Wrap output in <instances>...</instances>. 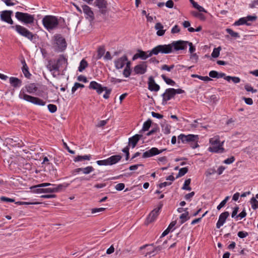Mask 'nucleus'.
Segmentation results:
<instances>
[{"instance_id":"f257e3e1","label":"nucleus","mask_w":258,"mask_h":258,"mask_svg":"<svg viewBox=\"0 0 258 258\" xmlns=\"http://www.w3.org/2000/svg\"><path fill=\"white\" fill-rule=\"evenodd\" d=\"M68 64L67 59L63 55H60L57 60L50 59L48 61L46 67L51 72L53 71H59V68L62 65Z\"/></svg>"},{"instance_id":"f03ea898","label":"nucleus","mask_w":258,"mask_h":258,"mask_svg":"<svg viewBox=\"0 0 258 258\" xmlns=\"http://www.w3.org/2000/svg\"><path fill=\"white\" fill-rule=\"evenodd\" d=\"M209 143L211 146L208 148L209 151L216 153H223L225 152V149L223 147L224 141L220 142L219 136H216L210 138Z\"/></svg>"},{"instance_id":"7ed1b4c3","label":"nucleus","mask_w":258,"mask_h":258,"mask_svg":"<svg viewBox=\"0 0 258 258\" xmlns=\"http://www.w3.org/2000/svg\"><path fill=\"white\" fill-rule=\"evenodd\" d=\"M44 27L48 31L54 30L57 28L59 22L58 18L54 16H45L42 20Z\"/></svg>"},{"instance_id":"20e7f679","label":"nucleus","mask_w":258,"mask_h":258,"mask_svg":"<svg viewBox=\"0 0 258 258\" xmlns=\"http://www.w3.org/2000/svg\"><path fill=\"white\" fill-rule=\"evenodd\" d=\"M19 97L21 99H23L35 105L44 106L46 104L45 101L38 97H33L24 93L23 90L20 92Z\"/></svg>"},{"instance_id":"39448f33","label":"nucleus","mask_w":258,"mask_h":258,"mask_svg":"<svg viewBox=\"0 0 258 258\" xmlns=\"http://www.w3.org/2000/svg\"><path fill=\"white\" fill-rule=\"evenodd\" d=\"M54 40L55 51L62 52L67 47V42L65 39L60 34H55L53 36Z\"/></svg>"},{"instance_id":"423d86ee","label":"nucleus","mask_w":258,"mask_h":258,"mask_svg":"<svg viewBox=\"0 0 258 258\" xmlns=\"http://www.w3.org/2000/svg\"><path fill=\"white\" fill-rule=\"evenodd\" d=\"M172 52L171 44L158 45L151 50V54L158 55L159 53L168 54Z\"/></svg>"},{"instance_id":"0eeeda50","label":"nucleus","mask_w":258,"mask_h":258,"mask_svg":"<svg viewBox=\"0 0 258 258\" xmlns=\"http://www.w3.org/2000/svg\"><path fill=\"white\" fill-rule=\"evenodd\" d=\"M15 17L19 21L25 24H32L34 21V15L28 13L17 12L15 13Z\"/></svg>"},{"instance_id":"6e6552de","label":"nucleus","mask_w":258,"mask_h":258,"mask_svg":"<svg viewBox=\"0 0 258 258\" xmlns=\"http://www.w3.org/2000/svg\"><path fill=\"white\" fill-rule=\"evenodd\" d=\"M12 28H15V30L21 35L30 40H33L34 36V34L26 28L19 25H16L15 26H12Z\"/></svg>"},{"instance_id":"1a4fd4ad","label":"nucleus","mask_w":258,"mask_h":258,"mask_svg":"<svg viewBox=\"0 0 258 258\" xmlns=\"http://www.w3.org/2000/svg\"><path fill=\"white\" fill-rule=\"evenodd\" d=\"M257 19V17L255 15L254 16H247L245 17H242L239 19L237 21H235L233 24V26H237L240 25H245L246 26L251 25V23L249 22L255 21Z\"/></svg>"},{"instance_id":"9d476101","label":"nucleus","mask_w":258,"mask_h":258,"mask_svg":"<svg viewBox=\"0 0 258 258\" xmlns=\"http://www.w3.org/2000/svg\"><path fill=\"white\" fill-rule=\"evenodd\" d=\"M162 206L163 204L162 203H160L157 208L154 209L150 213L146 218L145 222L146 224L148 225L156 220L160 213V211L162 208Z\"/></svg>"},{"instance_id":"9b49d317","label":"nucleus","mask_w":258,"mask_h":258,"mask_svg":"<svg viewBox=\"0 0 258 258\" xmlns=\"http://www.w3.org/2000/svg\"><path fill=\"white\" fill-rule=\"evenodd\" d=\"M94 6L98 8L99 11L101 14L103 15L106 14L108 6L106 0H95Z\"/></svg>"},{"instance_id":"f8f14e48","label":"nucleus","mask_w":258,"mask_h":258,"mask_svg":"<svg viewBox=\"0 0 258 258\" xmlns=\"http://www.w3.org/2000/svg\"><path fill=\"white\" fill-rule=\"evenodd\" d=\"M161 96L162 97V104L165 105L167 104L168 101L173 98L175 96L173 88L166 89Z\"/></svg>"},{"instance_id":"ddd939ff","label":"nucleus","mask_w":258,"mask_h":258,"mask_svg":"<svg viewBox=\"0 0 258 258\" xmlns=\"http://www.w3.org/2000/svg\"><path fill=\"white\" fill-rule=\"evenodd\" d=\"M187 43L188 41L183 40L173 41L171 43L172 50L173 49L175 51L184 50L187 48Z\"/></svg>"},{"instance_id":"4468645a","label":"nucleus","mask_w":258,"mask_h":258,"mask_svg":"<svg viewBox=\"0 0 258 258\" xmlns=\"http://www.w3.org/2000/svg\"><path fill=\"white\" fill-rule=\"evenodd\" d=\"M155 249L156 248L153 243L147 244L140 247V249L143 251L142 253L145 254L146 256L151 254L154 255Z\"/></svg>"},{"instance_id":"2eb2a0df","label":"nucleus","mask_w":258,"mask_h":258,"mask_svg":"<svg viewBox=\"0 0 258 258\" xmlns=\"http://www.w3.org/2000/svg\"><path fill=\"white\" fill-rule=\"evenodd\" d=\"M165 150L166 149L159 150L157 148L153 147L150 150L144 152L142 157L144 158H150L161 153Z\"/></svg>"},{"instance_id":"dca6fc26","label":"nucleus","mask_w":258,"mask_h":258,"mask_svg":"<svg viewBox=\"0 0 258 258\" xmlns=\"http://www.w3.org/2000/svg\"><path fill=\"white\" fill-rule=\"evenodd\" d=\"M82 11L85 15V18L89 21L92 22L94 20V15L91 8L87 5L82 6Z\"/></svg>"},{"instance_id":"f3484780","label":"nucleus","mask_w":258,"mask_h":258,"mask_svg":"<svg viewBox=\"0 0 258 258\" xmlns=\"http://www.w3.org/2000/svg\"><path fill=\"white\" fill-rule=\"evenodd\" d=\"M89 88L96 90L98 94H101L106 89V87H102L100 84H99L96 81H91L89 86Z\"/></svg>"},{"instance_id":"a211bd4d","label":"nucleus","mask_w":258,"mask_h":258,"mask_svg":"<svg viewBox=\"0 0 258 258\" xmlns=\"http://www.w3.org/2000/svg\"><path fill=\"white\" fill-rule=\"evenodd\" d=\"M13 12L12 11H4L1 15V19L3 21L7 22L10 24H13L14 22L11 18V15Z\"/></svg>"},{"instance_id":"6ab92c4d","label":"nucleus","mask_w":258,"mask_h":258,"mask_svg":"<svg viewBox=\"0 0 258 258\" xmlns=\"http://www.w3.org/2000/svg\"><path fill=\"white\" fill-rule=\"evenodd\" d=\"M148 89L151 91L157 92L160 90V86L156 83L153 77L150 76L148 81Z\"/></svg>"},{"instance_id":"aec40b11","label":"nucleus","mask_w":258,"mask_h":258,"mask_svg":"<svg viewBox=\"0 0 258 258\" xmlns=\"http://www.w3.org/2000/svg\"><path fill=\"white\" fill-rule=\"evenodd\" d=\"M127 60V56L124 55L118 58L114 61L115 67L116 69L119 70L123 68L125 66V61Z\"/></svg>"},{"instance_id":"412c9836","label":"nucleus","mask_w":258,"mask_h":258,"mask_svg":"<svg viewBox=\"0 0 258 258\" xmlns=\"http://www.w3.org/2000/svg\"><path fill=\"white\" fill-rule=\"evenodd\" d=\"M147 66L146 62H142L141 63L136 66L134 67V71L136 74L142 75L147 71Z\"/></svg>"},{"instance_id":"4be33fe9","label":"nucleus","mask_w":258,"mask_h":258,"mask_svg":"<svg viewBox=\"0 0 258 258\" xmlns=\"http://www.w3.org/2000/svg\"><path fill=\"white\" fill-rule=\"evenodd\" d=\"M38 89V87L37 85L35 83H30L28 84L25 86V87L23 88L20 91H22L23 90L24 93H26V92L30 94H34L35 93Z\"/></svg>"},{"instance_id":"5701e85b","label":"nucleus","mask_w":258,"mask_h":258,"mask_svg":"<svg viewBox=\"0 0 258 258\" xmlns=\"http://www.w3.org/2000/svg\"><path fill=\"white\" fill-rule=\"evenodd\" d=\"M7 143L13 147H22L23 143L17 137L7 139Z\"/></svg>"},{"instance_id":"b1692460","label":"nucleus","mask_w":258,"mask_h":258,"mask_svg":"<svg viewBox=\"0 0 258 258\" xmlns=\"http://www.w3.org/2000/svg\"><path fill=\"white\" fill-rule=\"evenodd\" d=\"M141 137V135L136 134L130 138L128 139V146H129V147L131 146L132 148H134L136 146L139 141L140 140Z\"/></svg>"},{"instance_id":"393cba45","label":"nucleus","mask_w":258,"mask_h":258,"mask_svg":"<svg viewBox=\"0 0 258 258\" xmlns=\"http://www.w3.org/2000/svg\"><path fill=\"white\" fill-rule=\"evenodd\" d=\"M199 140L198 135H195L189 134L187 135V143L194 142L195 146L192 147L193 148H196L199 147V145L197 143L198 140Z\"/></svg>"},{"instance_id":"a878e982","label":"nucleus","mask_w":258,"mask_h":258,"mask_svg":"<svg viewBox=\"0 0 258 258\" xmlns=\"http://www.w3.org/2000/svg\"><path fill=\"white\" fill-rule=\"evenodd\" d=\"M53 187H48L44 188V193H53L60 191L62 187V185L59 184L58 185L52 186Z\"/></svg>"},{"instance_id":"bb28decb","label":"nucleus","mask_w":258,"mask_h":258,"mask_svg":"<svg viewBox=\"0 0 258 258\" xmlns=\"http://www.w3.org/2000/svg\"><path fill=\"white\" fill-rule=\"evenodd\" d=\"M10 83L14 88H18L22 85V81L18 78L12 77L10 78Z\"/></svg>"},{"instance_id":"cd10ccee","label":"nucleus","mask_w":258,"mask_h":258,"mask_svg":"<svg viewBox=\"0 0 258 258\" xmlns=\"http://www.w3.org/2000/svg\"><path fill=\"white\" fill-rule=\"evenodd\" d=\"M138 52L139 54V58L143 60H145L147 58L151 57L153 55V54H151V50H149L145 52L142 50H138Z\"/></svg>"},{"instance_id":"c85d7f7f","label":"nucleus","mask_w":258,"mask_h":258,"mask_svg":"<svg viewBox=\"0 0 258 258\" xmlns=\"http://www.w3.org/2000/svg\"><path fill=\"white\" fill-rule=\"evenodd\" d=\"M121 158V156L119 155L111 156V157L108 158L109 165L116 164V163L118 162Z\"/></svg>"},{"instance_id":"c756f323","label":"nucleus","mask_w":258,"mask_h":258,"mask_svg":"<svg viewBox=\"0 0 258 258\" xmlns=\"http://www.w3.org/2000/svg\"><path fill=\"white\" fill-rule=\"evenodd\" d=\"M88 66L87 61L83 59L80 62V64L78 68V71L80 72H83Z\"/></svg>"},{"instance_id":"7c9ffc66","label":"nucleus","mask_w":258,"mask_h":258,"mask_svg":"<svg viewBox=\"0 0 258 258\" xmlns=\"http://www.w3.org/2000/svg\"><path fill=\"white\" fill-rule=\"evenodd\" d=\"M91 157V156L90 155H86L84 156L78 155L75 158L74 161L79 162L82 161L83 160H90Z\"/></svg>"},{"instance_id":"2f4dec72","label":"nucleus","mask_w":258,"mask_h":258,"mask_svg":"<svg viewBox=\"0 0 258 258\" xmlns=\"http://www.w3.org/2000/svg\"><path fill=\"white\" fill-rule=\"evenodd\" d=\"M226 31L233 38H238L240 37V35L238 33L234 32L230 28H227Z\"/></svg>"},{"instance_id":"473e14b6","label":"nucleus","mask_w":258,"mask_h":258,"mask_svg":"<svg viewBox=\"0 0 258 258\" xmlns=\"http://www.w3.org/2000/svg\"><path fill=\"white\" fill-rule=\"evenodd\" d=\"M161 78L165 82V83L171 86H174L175 85V82L172 80V79L168 78L165 75H162Z\"/></svg>"},{"instance_id":"72a5a7b5","label":"nucleus","mask_w":258,"mask_h":258,"mask_svg":"<svg viewBox=\"0 0 258 258\" xmlns=\"http://www.w3.org/2000/svg\"><path fill=\"white\" fill-rule=\"evenodd\" d=\"M191 77L194 78H197L200 79L201 80H202V81H204L205 82H208V81L212 80V79L208 76H200V75H198L197 74H192L191 75Z\"/></svg>"},{"instance_id":"f704fd0d","label":"nucleus","mask_w":258,"mask_h":258,"mask_svg":"<svg viewBox=\"0 0 258 258\" xmlns=\"http://www.w3.org/2000/svg\"><path fill=\"white\" fill-rule=\"evenodd\" d=\"M179 218L181 220V224H183L189 219V217L188 216V212L186 211L184 213L182 214L180 216Z\"/></svg>"},{"instance_id":"c9c22d12","label":"nucleus","mask_w":258,"mask_h":258,"mask_svg":"<svg viewBox=\"0 0 258 258\" xmlns=\"http://www.w3.org/2000/svg\"><path fill=\"white\" fill-rule=\"evenodd\" d=\"M190 181L191 179L190 178L186 179L184 181L183 186L182 187V189L183 190H186L189 191L191 190V188L189 186Z\"/></svg>"},{"instance_id":"e433bc0d","label":"nucleus","mask_w":258,"mask_h":258,"mask_svg":"<svg viewBox=\"0 0 258 258\" xmlns=\"http://www.w3.org/2000/svg\"><path fill=\"white\" fill-rule=\"evenodd\" d=\"M152 123V121L151 119H148L146 121H145L143 125L142 131H148L149 128L151 126V124Z\"/></svg>"},{"instance_id":"4c0bfd02","label":"nucleus","mask_w":258,"mask_h":258,"mask_svg":"<svg viewBox=\"0 0 258 258\" xmlns=\"http://www.w3.org/2000/svg\"><path fill=\"white\" fill-rule=\"evenodd\" d=\"M188 172V168L187 167H183L181 168L179 170V172L178 174L177 175L176 178H178L184 175H185Z\"/></svg>"},{"instance_id":"58836bf2","label":"nucleus","mask_w":258,"mask_h":258,"mask_svg":"<svg viewBox=\"0 0 258 258\" xmlns=\"http://www.w3.org/2000/svg\"><path fill=\"white\" fill-rule=\"evenodd\" d=\"M221 50V47L220 46L218 47L217 48H215L213 52L211 54V56L213 58H217L219 56L220 51Z\"/></svg>"},{"instance_id":"ea45409f","label":"nucleus","mask_w":258,"mask_h":258,"mask_svg":"<svg viewBox=\"0 0 258 258\" xmlns=\"http://www.w3.org/2000/svg\"><path fill=\"white\" fill-rule=\"evenodd\" d=\"M23 73L25 77L27 78H29L31 76V74L30 73L29 71V68L27 66H26L22 68Z\"/></svg>"},{"instance_id":"a19ab883","label":"nucleus","mask_w":258,"mask_h":258,"mask_svg":"<svg viewBox=\"0 0 258 258\" xmlns=\"http://www.w3.org/2000/svg\"><path fill=\"white\" fill-rule=\"evenodd\" d=\"M84 87V85L76 82L75 83L74 86L72 88V93L74 94L75 91L79 88H83Z\"/></svg>"},{"instance_id":"79ce46f5","label":"nucleus","mask_w":258,"mask_h":258,"mask_svg":"<svg viewBox=\"0 0 258 258\" xmlns=\"http://www.w3.org/2000/svg\"><path fill=\"white\" fill-rule=\"evenodd\" d=\"M105 53V49L103 47H99L97 50V59H100Z\"/></svg>"},{"instance_id":"37998d69","label":"nucleus","mask_w":258,"mask_h":258,"mask_svg":"<svg viewBox=\"0 0 258 258\" xmlns=\"http://www.w3.org/2000/svg\"><path fill=\"white\" fill-rule=\"evenodd\" d=\"M250 203L252 209L256 210L258 208V201H257L254 197H252L251 199Z\"/></svg>"},{"instance_id":"c03bdc74","label":"nucleus","mask_w":258,"mask_h":258,"mask_svg":"<svg viewBox=\"0 0 258 258\" xmlns=\"http://www.w3.org/2000/svg\"><path fill=\"white\" fill-rule=\"evenodd\" d=\"M94 170V168L91 166H89L85 168H83V173L85 174H88Z\"/></svg>"},{"instance_id":"a18cd8bd","label":"nucleus","mask_w":258,"mask_h":258,"mask_svg":"<svg viewBox=\"0 0 258 258\" xmlns=\"http://www.w3.org/2000/svg\"><path fill=\"white\" fill-rule=\"evenodd\" d=\"M47 108L51 113H54L57 110V106L54 104H49L47 105Z\"/></svg>"},{"instance_id":"49530a36","label":"nucleus","mask_w":258,"mask_h":258,"mask_svg":"<svg viewBox=\"0 0 258 258\" xmlns=\"http://www.w3.org/2000/svg\"><path fill=\"white\" fill-rule=\"evenodd\" d=\"M178 140L183 144L187 143V135L181 134L178 136Z\"/></svg>"},{"instance_id":"de8ad7c7","label":"nucleus","mask_w":258,"mask_h":258,"mask_svg":"<svg viewBox=\"0 0 258 258\" xmlns=\"http://www.w3.org/2000/svg\"><path fill=\"white\" fill-rule=\"evenodd\" d=\"M42 187H36V185L32 187L33 189V192L36 194L44 193V188H41Z\"/></svg>"},{"instance_id":"09e8293b","label":"nucleus","mask_w":258,"mask_h":258,"mask_svg":"<svg viewBox=\"0 0 258 258\" xmlns=\"http://www.w3.org/2000/svg\"><path fill=\"white\" fill-rule=\"evenodd\" d=\"M229 216V213L228 212H224L221 213L219 216V219L225 222L227 217Z\"/></svg>"},{"instance_id":"8fccbe9b","label":"nucleus","mask_w":258,"mask_h":258,"mask_svg":"<svg viewBox=\"0 0 258 258\" xmlns=\"http://www.w3.org/2000/svg\"><path fill=\"white\" fill-rule=\"evenodd\" d=\"M174 64H172L170 66H168L166 64H164V65L162 66L161 69L162 70H165V71H167L168 72H170L171 71V70L174 68Z\"/></svg>"},{"instance_id":"3c124183","label":"nucleus","mask_w":258,"mask_h":258,"mask_svg":"<svg viewBox=\"0 0 258 258\" xmlns=\"http://www.w3.org/2000/svg\"><path fill=\"white\" fill-rule=\"evenodd\" d=\"M245 89L248 92H251L252 93H256L257 92L256 89H254L251 85L249 84H246L244 86Z\"/></svg>"},{"instance_id":"603ef678","label":"nucleus","mask_w":258,"mask_h":258,"mask_svg":"<svg viewBox=\"0 0 258 258\" xmlns=\"http://www.w3.org/2000/svg\"><path fill=\"white\" fill-rule=\"evenodd\" d=\"M97 164L98 165L101 166V165H109L108 163V158L105 160H98L96 162Z\"/></svg>"},{"instance_id":"864d4df0","label":"nucleus","mask_w":258,"mask_h":258,"mask_svg":"<svg viewBox=\"0 0 258 258\" xmlns=\"http://www.w3.org/2000/svg\"><path fill=\"white\" fill-rule=\"evenodd\" d=\"M234 161H235L234 157V156H231V157L225 159L223 161V163L226 164H230L232 163Z\"/></svg>"},{"instance_id":"5fc2aeb1","label":"nucleus","mask_w":258,"mask_h":258,"mask_svg":"<svg viewBox=\"0 0 258 258\" xmlns=\"http://www.w3.org/2000/svg\"><path fill=\"white\" fill-rule=\"evenodd\" d=\"M131 69L124 68V70L123 71V75L125 77L127 78L131 75Z\"/></svg>"},{"instance_id":"6e6d98bb","label":"nucleus","mask_w":258,"mask_h":258,"mask_svg":"<svg viewBox=\"0 0 258 258\" xmlns=\"http://www.w3.org/2000/svg\"><path fill=\"white\" fill-rule=\"evenodd\" d=\"M187 45H188V46H189V51L190 53V54H192L196 51V47L191 42L188 41L187 43Z\"/></svg>"},{"instance_id":"4d7b16f0","label":"nucleus","mask_w":258,"mask_h":258,"mask_svg":"<svg viewBox=\"0 0 258 258\" xmlns=\"http://www.w3.org/2000/svg\"><path fill=\"white\" fill-rule=\"evenodd\" d=\"M125 187L124 184L122 183H119L115 185V188L118 190L120 191L124 189Z\"/></svg>"},{"instance_id":"13d9d810","label":"nucleus","mask_w":258,"mask_h":258,"mask_svg":"<svg viewBox=\"0 0 258 258\" xmlns=\"http://www.w3.org/2000/svg\"><path fill=\"white\" fill-rule=\"evenodd\" d=\"M248 235V233L246 231H239L237 233L238 236L240 238L246 237Z\"/></svg>"},{"instance_id":"bf43d9fd","label":"nucleus","mask_w":258,"mask_h":258,"mask_svg":"<svg viewBox=\"0 0 258 258\" xmlns=\"http://www.w3.org/2000/svg\"><path fill=\"white\" fill-rule=\"evenodd\" d=\"M1 200L3 202H11L13 203L15 202V200L13 199L7 198L6 197H2L1 198Z\"/></svg>"},{"instance_id":"052dcab7","label":"nucleus","mask_w":258,"mask_h":258,"mask_svg":"<svg viewBox=\"0 0 258 258\" xmlns=\"http://www.w3.org/2000/svg\"><path fill=\"white\" fill-rule=\"evenodd\" d=\"M216 172V171L215 169L209 168L206 171V176H208L211 175L215 173Z\"/></svg>"},{"instance_id":"680f3d73","label":"nucleus","mask_w":258,"mask_h":258,"mask_svg":"<svg viewBox=\"0 0 258 258\" xmlns=\"http://www.w3.org/2000/svg\"><path fill=\"white\" fill-rule=\"evenodd\" d=\"M105 210V208H93L91 210V213L92 214H94L98 212H101L104 211Z\"/></svg>"},{"instance_id":"e2e57ef3","label":"nucleus","mask_w":258,"mask_h":258,"mask_svg":"<svg viewBox=\"0 0 258 258\" xmlns=\"http://www.w3.org/2000/svg\"><path fill=\"white\" fill-rule=\"evenodd\" d=\"M195 194V192L192 191L189 194L185 195V196H184V198L186 200L190 201L191 199L194 197Z\"/></svg>"},{"instance_id":"0e129e2a","label":"nucleus","mask_w":258,"mask_h":258,"mask_svg":"<svg viewBox=\"0 0 258 258\" xmlns=\"http://www.w3.org/2000/svg\"><path fill=\"white\" fill-rule=\"evenodd\" d=\"M209 75L211 78H217L218 72L216 71H211L209 72Z\"/></svg>"},{"instance_id":"69168bd1","label":"nucleus","mask_w":258,"mask_h":258,"mask_svg":"<svg viewBox=\"0 0 258 258\" xmlns=\"http://www.w3.org/2000/svg\"><path fill=\"white\" fill-rule=\"evenodd\" d=\"M77 80L79 81L87 83L88 82L87 78L83 75H80L78 77Z\"/></svg>"},{"instance_id":"338daca9","label":"nucleus","mask_w":258,"mask_h":258,"mask_svg":"<svg viewBox=\"0 0 258 258\" xmlns=\"http://www.w3.org/2000/svg\"><path fill=\"white\" fill-rule=\"evenodd\" d=\"M243 99L244 100L246 104L248 105H252L253 104V100L250 98L243 97Z\"/></svg>"},{"instance_id":"774afa93","label":"nucleus","mask_w":258,"mask_h":258,"mask_svg":"<svg viewBox=\"0 0 258 258\" xmlns=\"http://www.w3.org/2000/svg\"><path fill=\"white\" fill-rule=\"evenodd\" d=\"M180 31V28L178 25H175L171 29V33L173 34L178 33Z\"/></svg>"}]
</instances>
